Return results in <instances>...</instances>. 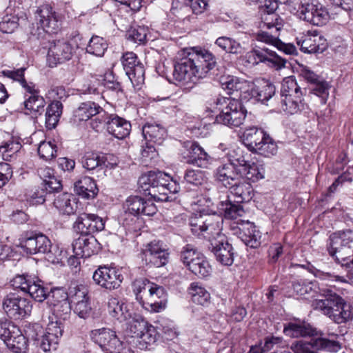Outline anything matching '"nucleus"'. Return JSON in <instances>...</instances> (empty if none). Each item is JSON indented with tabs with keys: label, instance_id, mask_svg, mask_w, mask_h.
Segmentation results:
<instances>
[{
	"label": "nucleus",
	"instance_id": "nucleus-1",
	"mask_svg": "<svg viewBox=\"0 0 353 353\" xmlns=\"http://www.w3.org/2000/svg\"><path fill=\"white\" fill-rule=\"evenodd\" d=\"M223 223L222 216L214 213L195 214L190 219L189 225L194 235L204 238L210 242L209 249L216 260L220 263L229 266L234 262V252L232 245L221 232Z\"/></svg>",
	"mask_w": 353,
	"mask_h": 353
},
{
	"label": "nucleus",
	"instance_id": "nucleus-2",
	"mask_svg": "<svg viewBox=\"0 0 353 353\" xmlns=\"http://www.w3.org/2000/svg\"><path fill=\"white\" fill-rule=\"evenodd\" d=\"M216 64V58L210 51L192 48L174 64L173 77L179 82L196 83L206 77Z\"/></svg>",
	"mask_w": 353,
	"mask_h": 353
},
{
	"label": "nucleus",
	"instance_id": "nucleus-3",
	"mask_svg": "<svg viewBox=\"0 0 353 353\" xmlns=\"http://www.w3.org/2000/svg\"><path fill=\"white\" fill-rule=\"evenodd\" d=\"M133 292L143 307L150 312H161L167 305L165 289L147 279L139 278L132 283Z\"/></svg>",
	"mask_w": 353,
	"mask_h": 353
},
{
	"label": "nucleus",
	"instance_id": "nucleus-4",
	"mask_svg": "<svg viewBox=\"0 0 353 353\" xmlns=\"http://www.w3.org/2000/svg\"><path fill=\"white\" fill-rule=\"evenodd\" d=\"M166 174L162 172L150 171L141 175L138 181L139 188L145 194L150 196L155 201H166L168 199V193H176L180 188L175 185L173 190L170 187L171 184H166L165 177Z\"/></svg>",
	"mask_w": 353,
	"mask_h": 353
},
{
	"label": "nucleus",
	"instance_id": "nucleus-5",
	"mask_svg": "<svg viewBox=\"0 0 353 353\" xmlns=\"http://www.w3.org/2000/svg\"><path fill=\"white\" fill-rule=\"evenodd\" d=\"M21 247L30 254H46L47 260L52 263H59L63 259V251L52 245L48 237L42 233L31 232L21 243Z\"/></svg>",
	"mask_w": 353,
	"mask_h": 353
},
{
	"label": "nucleus",
	"instance_id": "nucleus-6",
	"mask_svg": "<svg viewBox=\"0 0 353 353\" xmlns=\"http://www.w3.org/2000/svg\"><path fill=\"white\" fill-rule=\"evenodd\" d=\"M243 143L248 149L264 157L274 156L277 152V145L263 129L252 127L245 130Z\"/></svg>",
	"mask_w": 353,
	"mask_h": 353
},
{
	"label": "nucleus",
	"instance_id": "nucleus-7",
	"mask_svg": "<svg viewBox=\"0 0 353 353\" xmlns=\"http://www.w3.org/2000/svg\"><path fill=\"white\" fill-rule=\"evenodd\" d=\"M216 105L220 111L216 117L217 123L230 127H238L243 123L247 111L239 100L232 98H218Z\"/></svg>",
	"mask_w": 353,
	"mask_h": 353
},
{
	"label": "nucleus",
	"instance_id": "nucleus-8",
	"mask_svg": "<svg viewBox=\"0 0 353 353\" xmlns=\"http://www.w3.org/2000/svg\"><path fill=\"white\" fill-rule=\"evenodd\" d=\"M291 3L294 14L314 26H322L330 19L327 8L314 0H291Z\"/></svg>",
	"mask_w": 353,
	"mask_h": 353
},
{
	"label": "nucleus",
	"instance_id": "nucleus-9",
	"mask_svg": "<svg viewBox=\"0 0 353 353\" xmlns=\"http://www.w3.org/2000/svg\"><path fill=\"white\" fill-rule=\"evenodd\" d=\"M181 260L195 275L204 278L212 272L211 266L203 254L192 245L188 244L181 252Z\"/></svg>",
	"mask_w": 353,
	"mask_h": 353
},
{
	"label": "nucleus",
	"instance_id": "nucleus-10",
	"mask_svg": "<svg viewBox=\"0 0 353 353\" xmlns=\"http://www.w3.org/2000/svg\"><path fill=\"white\" fill-rule=\"evenodd\" d=\"M11 285L27 292L35 301L42 302L47 298V289L37 277L28 274H18L10 281Z\"/></svg>",
	"mask_w": 353,
	"mask_h": 353
},
{
	"label": "nucleus",
	"instance_id": "nucleus-11",
	"mask_svg": "<svg viewBox=\"0 0 353 353\" xmlns=\"http://www.w3.org/2000/svg\"><path fill=\"white\" fill-rule=\"evenodd\" d=\"M0 339L13 352L21 353L27 349L28 340L20 329L10 321L0 323Z\"/></svg>",
	"mask_w": 353,
	"mask_h": 353
},
{
	"label": "nucleus",
	"instance_id": "nucleus-12",
	"mask_svg": "<svg viewBox=\"0 0 353 353\" xmlns=\"http://www.w3.org/2000/svg\"><path fill=\"white\" fill-rule=\"evenodd\" d=\"M2 307L7 315L14 319H23L32 310L31 302L17 293L7 294L3 298Z\"/></svg>",
	"mask_w": 353,
	"mask_h": 353
},
{
	"label": "nucleus",
	"instance_id": "nucleus-13",
	"mask_svg": "<svg viewBox=\"0 0 353 353\" xmlns=\"http://www.w3.org/2000/svg\"><path fill=\"white\" fill-rule=\"evenodd\" d=\"M246 61L252 65L265 63L267 65L280 69L285 67V60L268 48L255 46L245 55Z\"/></svg>",
	"mask_w": 353,
	"mask_h": 353
},
{
	"label": "nucleus",
	"instance_id": "nucleus-14",
	"mask_svg": "<svg viewBox=\"0 0 353 353\" xmlns=\"http://www.w3.org/2000/svg\"><path fill=\"white\" fill-rule=\"evenodd\" d=\"M94 283L102 288L113 290L120 287L123 276L120 270L111 266H99L93 273Z\"/></svg>",
	"mask_w": 353,
	"mask_h": 353
},
{
	"label": "nucleus",
	"instance_id": "nucleus-15",
	"mask_svg": "<svg viewBox=\"0 0 353 353\" xmlns=\"http://www.w3.org/2000/svg\"><path fill=\"white\" fill-rule=\"evenodd\" d=\"M74 312L81 319L88 318L92 313L88 290L83 285H77L70 288L69 292Z\"/></svg>",
	"mask_w": 353,
	"mask_h": 353
},
{
	"label": "nucleus",
	"instance_id": "nucleus-16",
	"mask_svg": "<svg viewBox=\"0 0 353 353\" xmlns=\"http://www.w3.org/2000/svg\"><path fill=\"white\" fill-rule=\"evenodd\" d=\"M74 52V48L67 41L55 40L50 43L47 60L50 66L53 67L70 60Z\"/></svg>",
	"mask_w": 353,
	"mask_h": 353
},
{
	"label": "nucleus",
	"instance_id": "nucleus-17",
	"mask_svg": "<svg viewBox=\"0 0 353 353\" xmlns=\"http://www.w3.org/2000/svg\"><path fill=\"white\" fill-rule=\"evenodd\" d=\"M121 62L131 83L136 86L141 85L145 79V70L143 65L137 61V55L128 52L123 55Z\"/></svg>",
	"mask_w": 353,
	"mask_h": 353
},
{
	"label": "nucleus",
	"instance_id": "nucleus-18",
	"mask_svg": "<svg viewBox=\"0 0 353 353\" xmlns=\"http://www.w3.org/2000/svg\"><path fill=\"white\" fill-rule=\"evenodd\" d=\"M143 254L147 264L157 268L165 265L168 261L169 252L166 245L159 241L148 243Z\"/></svg>",
	"mask_w": 353,
	"mask_h": 353
},
{
	"label": "nucleus",
	"instance_id": "nucleus-19",
	"mask_svg": "<svg viewBox=\"0 0 353 353\" xmlns=\"http://www.w3.org/2000/svg\"><path fill=\"white\" fill-rule=\"evenodd\" d=\"M123 208L125 212L133 215L153 216L157 212V208L152 201H146L137 195L128 196L123 204Z\"/></svg>",
	"mask_w": 353,
	"mask_h": 353
},
{
	"label": "nucleus",
	"instance_id": "nucleus-20",
	"mask_svg": "<svg viewBox=\"0 0 353 353\" xmlns=\"http://www.w3.org/2000/svg\"><path fill=\"white\" fill-rule=\"evenodd\" d=\"M74 228L80 233L91 235L102 231L105 228V221L97 214L83 213L77 217Z\"/></svg>",
	"mask_w": 353,
	"mask_h": 353
},
{
	"label": "nucleus",
	"instance_id": "nucleus-21",
	"mask_svg": "<svg viewBox=\"0 0 353 353\" xmlns=\"http://www.w3.org/2000/svg\"><path fill=\"white\" fill-rule=\"evenodd\" d=\"M100 248V244L92 235L81 233L72 243L74 254L81 257L88 258L97 254Z\"/></svg>",
	"mask_w": 353,
	"mask_h": 353
},
{
	"label": "nucleus",
	"instance_id": "nucleus-22",
	"mask_svg": "<svg viewBox=\"0 0 353 353\" xmlns=\"http://www.w3.org/2000/svg\"><path fill=\"white\" fill-rule=\"evenodd\" d=\"M296 43L305 53L323 52L327 46L326 39L317 33L308 32L296 38Z\"/></svg>",
	"mask_w": 353,
	"mask_h": 353
},
{
	"label": "nucleus",
	"instance_id": "nucleus-23",
	"mask_svg": "<svg viewBox=\"0 0 353 353\" xmlns=\"http://www.w3.org/2000/svg\"><path fill=\"white\" fill-rule=\"evenodd\" d=\"M301 75L305 81L314 85L312 89V93L321 98L322 103H325L329 95L328 83L307 67H303L301 69Z\"/></svg>",
	"mask_w": 353,
	"mask_h": 353
},
{
	"label": "nucleus",
	"instance_id": "nucleus-24",
	"mask_svg": "<svg viewBox=\"0 0 353 353\" xmlns=\"http://www.w3.org/2000/svg\"><path fill=\"white\" fill-rule=\"evenodd\" d=\"M239 164L237 172L243 178L251 182H256L264 178L265 170L263 165L254 162H250L245 159V157L235 158Z\"/></svg>",
	"mask_w": 353,
	"mask_h": 353
},
{
	"label": "nucleus",
	"instance_id": "nucleus-25",
	"mask_svg": "<svg viewBox=\"0 0 353 353\" xmlns=\"http://www.w3.org/2000/svg\"><path fill=\"white\" fill-rule=\"evenodd\" d=\"M242 241L252 248H256L261 243V234L256 229L253 223L239 219L237 221Z\"/></svg>",
	"mask_w": 353,
	"mask_h": 353
},
{
	"label": "nucleus",
	"instance_id": "nucleus-26",
	"mask_svg": "<svg viewBox=\"0 0 353 353\" xmlns=\"http://www.w3.org/2000/svg\"><path fill=\"white\" fill-rule=\"evenodd\" d=\"M35 19L46 32L54 33L59 29V21L55 13L48 4L43 5L37 9Z\"/></svg>",
	"mask_w": 353,
	"mask_h": 353
},
{
	"label": "nucleus",
	"instance_id": "nucleus-27",
	"mask_svg": "<svg viewBox=\"0 0 353 353\" xmlns=\"http://www.w3.org/2000/svg\"><path fill=\"white\" fill-rule=\"evenodd\" d=\"M321 291L325 299L318 300L316 303V307L327 316L332 314L336 309L343 307L346 303L341 296L335 292H332L331 290L323 289Z\"/></svg>",
	"mask_w": 353,
	"mask_h": 353
},
{
	"label": "nucleus",
	"instance_id": "nucleus-28",
	"mask_svg": "<svg viewBox=\"0 0 353 353\" xmlns=\"http://www.w3.org/2000/svg\"><path fill=\"white\" fill-rule=\"evenodd\" d=\"M321 291L325 299L318 300L316 303V307L327 316L332 314L336 309L343 307L346 303L341 296L335 292H332L331 290L323 289Z\"/></svg>",
	"mask_w": 353,
	"mask_h": 353
},
{
	"label": "nucleus",
	"instance_id": "nucleus-29",
	"mask_svg": "<svg viewBox=\"0 0 353 353\" xmlns=\"http://www.w3.org/2000/svg\"><path fill=\"white\" fill-rule=\"evenodd\" d=\"M276 108L279 111H283L288 114H295L298 113H306L309 107L304 102L303 95L279 97L276 102Z\"/></svg>",
	"mask_w": 353,
	"mask_h": 353
},
{
	"label": "nucleus",
	"instance_id": "nucleus-30",
	"mask_svg": "<svg viewBox=\"0 0 353 353\" xmlns=\"http://www.w3.org/2000/svg\"><path fill=\"white\" fill-rule=\"evenodd\" d=\"M275 91V86L268 81L262 79L256 85L250 82L248 93V100L254 99L255 101L264 103L274 95Z\"/></svg>",
	"mask_w": 353,
	"mask_h": 353
},
{
	"label": "nucleus",
	"instance_id": "nucleus-31",
	"mask_svg": "<svg viewBox=\"0 0 353 353\" xmlns=\"http://www.w3.org/2000/svg\"><path fill=\"white\" fill-rule=\"evenodd\" d=\"M268 17V16H266L263 18L264 25L261 26V28H266L267 30H261L259 31L255 35V39L258 41L263 42L276 47L279 41V32L281 29L282 24L281 23H278V21H276V23H272V26H271L272 22L268 21L269 19Z\"/></svg>",
	"mask_w": 353,
	"mask_h": 353
},
{
	"label": "nucleus",
	"instance_id": "nucleus-32",
	"mask_svg": "<svg viewBox=\"0 0 353 353\" xmlns=\"http://www.w3.org/2000/svg\"><path fill=\"white\" fill-rule=\"evenodd\" d=\"M220 83L225 90H228L229 93L239 92V97L241 100H248V88L250 82L234 76H222L220 78Z\"/></svg>",
	"mask_w": 353,
	"mask_h": 353
},
{
	"label": "nucleus",
	"instance_id": "nucleus-33",
	"mask_svg": "<svg viewBox=\"0 0 353 353\" xmlns=\"http://www.w3.org/2000/svg\"><path fill=\"white\" fill-rule=\"evenodd\" d=\"M213 159L197 143L190 144L187 157V163L201 168H208Z\"/></svg>",
	"mask_w": 353,
	"mask_h": 353
},
{
	"label": "nucleus",
	"instance_id": "nucleus-34",
	"mask_svg": "<svg viewBox=\"0 0 353 353\" xmlns=\"http://www.w3.org/2000/svg\"><path fill=\"white\" fill-rule=\"evenodd\" d=\"M46 101L44 98L36 94L35 95H24V101L19 110L23 111L26 114L37 117L44 111Z\"/></svg>",
	"mask_w": 353,
	"mask_h": 353
},
{
	"label": "nucleus",
	"instance_id": "nucleus-35",
	"mask_svg": "<svg viewBox=\"0 0 353 353\" xmlns=\"http://www.w3.org/2000/svg\"><path fill=\"white\" fill-rule=\"evenodd\" d=\"M53 298L60 297L61 299L60 300H54L50 302V304L52 305V310L54 312V316L52 317H57V319H66L71 311L72 304L70 303L68 301V295L65 293H63L61 290H55L52 292Z\"/></svg>",
	"mask_w": 353,
	"mask_h": 353
},
{
	"label": "nucleus",
	"instance_id": "nucleus-36",
	"mask_svg": "<svg viewBox=\"0 0 353 353\" xmlns=\"http://www.w3.org/2000/svg\"><path fill=\"white\" fill-rule=\"evenodd\" d=\"M284 332L290 337H306L314 338L318 336V331L309 323L305 322L295 321L290 322L284 327Z\"/></svg>",
	"mask_w": 353,
	"mask_h": 353
},
{
	"label": "nucleus",
	"instance_id": "nucleus-37",
	"mask_svg": "<svg viewBox=\"0 0 353 353\" xmlns=\"http://www.w3.org/2000/svg\"><path fill=\"white\" fill-rule=\"evenodd\" d=\"M108 312L109 314L119 322H125L132 318V312L128 305L121 300L111 297L108 301Z\"/></svg>",
	"mask_w": 353,
	"mask_h": 353
},
{
	"label": "nucleus",
	"instance_id": "nucleus-38",
	"mask_svg": "<svg viewBox=\"0 0 353 353\" xmlns=\"http://www.w3.org/2000/svg\"><path fill=\"white\" fill-rule=\"evenodd\" d=\"M107 130L114 137L122 139L126 137L130 132V123L118 116H111L106 121Z\"/></svg>",
	"mask_w": 353,
	"mask_h": 353
},
{
	"label": "nucleus",
	"instance_id": "nucleus-39",
	"mask_svg": "<svg viewBox=\"0 0 353 353\" xmlns=\"http://www.w3.org/2000/svg\"><path fill=\"white\" fill-rule=\"evenodd\" d=\"M74 191L83 199H92L97 195L99 189L92 178L84 176L74 183Z\"/></svg>",
	"mask_w": 353,
	"mask_h": 353
},
{
	"label": "nucleus",
	"instance_id": "nucleus-40",
	"mask_svg": "<svg viewBox=\"0 0 353 353\" xmlns=\"http://www.w3.org/2000/svg\"><path fill=\"white\" fill-rule=\"evenodd\" d=\"M330 255L341 266L350 268L353 267V249L348 247L332 245L330 243L328 248Z\"/></svg>",
	"mask_w": 353,
	"mask_h": 353
},
{
	"label": "nucleus",
	"instance_id": "nucleus-41",
	"mask_svg": "<svg viewBox=\"0 0 353 353\" xmlns=\"http://www.w3.org/2000/svg\"><path fill=\"white\" fill-rule=\"evenodd\" d=\"M230 192L236 203H242L249 201L252 198L253 192L252 187L250 183L245 181H234L230 185Z\"/></svg>",
	"mask_w": 353,
	"mask_h": 353
},
{
	"label": "nucleus",
	"instance_id": "nucleus-42",
	"mask_svg": "<svg viewBox=\"0 0 353 353\" xmlns=\"http://www.w3.org/2000/svg\"><path fill=\"white\" fill-rule=\"evenodd\" d=\"M142 133L146 141L161 145L166 137V130L156 123L145 124L142 129Z\"/></svg>",
	"mask_w": 353,
	"mask_h": 353
},
{
	"label": "nucleus",
	"instance_id": "nucleus-43",
	"mask_svg": "<svg viewBox=\"0 0 353 353\" xmlns=\"http://www.w3.org/2000/svg\"><path fill=\"white\" fill-rule=\"evenodd\" d=\"M237 168H239V164L234 163L223 164L216 168V178L224 186H230L238 179Z\"/></svg>",
	"mask_w": 353,
	"mask_h": 353
},
{
	"label": "nucleus",
	"instance_id": "nucleus-44",
	"mask_svg": "<svg viewBox=\"0 0 353 353\" xmlns=\"http://www.w3.org/2000/svg\"><path fill=\"white\" fill-rule=\"evenodd\" d=\"M105 114L103 108L92 101L81 103L74 110V117L79 121H88L92 117L101 113Z\"/></svg>",
	"mask_w": 353,
	"mask_h": 353
},
{
	"label": "nucleus",
	"instance_id": "nucleus-45",
	"mask_svg": "<svg viewBox=\"0 0 353 353\" xmlns=\"http://www.w3.org/2000/svg\"><path fill=\"white\" fill-rule=\"evenodd\" d=\"M77 199L70 193L64 192L58 195L54 200V205L64 214L70 215L74 213L77 208Z\"/></svg>",
	"mask_w": 353,
	"mask_h": 353
},
{
	"label": "nucleus",
	"instance_id": "nucleus-46",
	"mask_svg": "<svg viewBox=\"0 0 353 353\" xmlns=\"http://www.w3.org/2000/svg\"><path fill=\"white\" fill-rule=\"evenodd\" d=\"M311 344L315 350L330 352H337L341 347L339 341L322 337L321 332H318V336L311 339Z\"/></svg>",
	"mask_w": 353,
	"mask_h": 353
},
{
	"label": "nucleus",
	"instance_id": "nucleus-47",
	"mask_svg": "<svg viewBox=\"0 0 353 353\" xmlns=\"http://www.w3.org/2000/svg\"><path fill=\"white\" fill-rule=\"evenodd\" d=\"M62 103L59 101H54L46 108V126L52 130L57 125L62 114Z\"/></svg>",
	"mask_w": 353,
	"mask_h": 353
},
{
	"label": "nucleus",
	"instance_id": "nucleus-48",
	"mask_svg": "<svg viewBox=\"0 0 353 353\" xmlns=\"http://www.w3.org/2000/svg\"><path fill=\"white\" fill-rule=\"evenodd\" d=\"M107 157L97 153L89 152L85 154L82 161L83 166L88 170H101L108 165L105 164Z\"/></svg>",
	"mask_w": 353,
	"mask_h": 353
},
{
	"label": "nucleus",
	"instance_id": "nucleus-49",
	"mask_svg": "<svg viewBox=\"0 0 353 353\" xmlns=\"http://www.w3.org/2000/svg\"><path fill=\"white\" fill-rule=\"evenodd\" d=\"M303 95V91L298 85L294 76H290L283 79L281 83L279 97H288Z\"/></svg>",
	"mask_w": 353,
	"mask_h": 353
},
{
	"label": "nucleus",
	"instance_id": "nucleus-50",
	"mask_svg": "<svg viewBox=\"0 0 353 353\" xmlns=\"http://www.w3.org/2000/svg\"><path fill=\"white\" fill-rule=\"evenodd\" d=\"M219 209L224 212L226 219H236L244 214V210L240 203H232L230 196L225 201L220 202Z\"/></svg>",
	"mask_w": 353,
	"mask_h": 353
},
{
	"label": "nucleus",
	"instance_id": "nucleus-51",
	"mask_svg": "<svg viewBox=\"0 0 353 353\" xmlns=\"http://www.w3.org/2000/svg\"><path fill=\"white\" fill-rule=\"evenodd\" d=\"M63 332V325L61 320L57 317L49 316V322L47 324L45 333L51 337V345L58 344Z\"/></svg>",
	"mask_w": 353,
	"mask_h": 353
},
{
	"label": "nucleus",
	"instance_id": "nucleus-52",
	"mask_svg": "<svg viewBox=\"0 0 353 353\" xmlns=\"http://www.w3.org/2000/svg\"><path fill=\"white\" fill-rule=\"evenodd\" d=\"M294 292L301 296L307 299L306 295L314 294L319 288L316 281H310L306 279H298L292 284Z\"/></svg>",
	"mask_w": 353,
	"mask_h": 353
},
{
	"label": "nucleus",
	"instance_id": "nucleus-53",
	"mask_svg": "<svg viewBox=\"0 0 353 353\" xmlns=\"http://www.w3.org/2000/svg\"><path fill=\"white\" fill-rule=\"evenodd\" d=\"M330 243L332 245L348 247L353 249V230L338 231L330 236Z\"/></svg>",
	"mask_w": 353,
	"mask_h": 353
},
{
	"label": "nucleus",
	"instance_id": "nucleus-54",
	"mask_svg": "<svg viewBox=\"0 0 353 353\" xmlns=\"http://www.w3.org/2000/svg\"><path fill=\"white\" fill-rule=\"evenodd\" d=\"M189 293L192 301L198 305H205L210 301V293L199 283H192L190 285Z\"/></svg>",
	"mask_w": 353,
	"mask_h": 353
},
{
	"label": "nucleus",
	"instance_id": "nucleus-55",
	"mask_svg": "<svg viewBox=\"0 0 353 353\" xmlns=\"http://www.w3.org/2000/svg\"><path fill=\"white\" fill-rule=\"evenodd\" d=\"M207 181L205 172L199 170L188 169L185 172L182 183L185 185L199 187Z\"/></svg>",
	"mask_w": 353,
	"mask_h": 353
},
{
	"label": "nucleus",
	"instance_id": "nucleus-56",
	"mask_svg": "<svg viewBox=\"0 0 353 353\" xmlns=\"http://www.w3.org/2000/svg\"><path fill=\"white\" fill-rule=\"evenodd\" d=\"M125 322H126L127 325L126 332L128 334L137 337L140 336L147 325V323L141 316L132 313L131 319Z\"/></svg>",
	"mask_w": 353,
	"mask_h": 353
},
{
	"label": "nucleus",
	"instance_id": "nucleus-57",
	"mask_svg": "<svg viewBox=\"0 0 353 353\" xmlns=\"http://www.w3.org/2000/svg\"><path fill=\"white\" fill-rule=\"evenodd\" d=\"M21 144L19 142L9 140L4 141L0 145V156L6 161H10L16 157L17 153L21 149Z\"/></svg>",
	"mask_w": 353,
	"mask_h": 353
},
{
	"label": "nucleus",
	"instance_id": "nucleus-58",
	"mask_svg": "<svg viewBox=\"0 0 353 353\" xmlns=\"http://www.w3.org/2000/svg\"><path fill=\"white\" fill-rule=\"evenodd\" d=\"M107 48L108 43L103 38L94 36L90 39L86 51L97 57H101L104 54Z\"/></svg>",
	"mask_w": 353,
	"mask_h": 353
},
{
	"label": "nucleus",
	"instance_id": "nucleus-59",
	"mask_svg": "<svg viewBox=\"0 0 353 353\" xmlns=\"http://www.w3.org/2000/svg\"><path fill=\"white\" fill-rule=\"evenodd\" d=\"M115 332L109 328H101L92 330L91 337L92 340L100 345L103 349L114 336Z\"/></svg>",
	"mask_w": 353,
	"mask_h": 353
},
{
	"label": "nucleus",
	"instance_id": "nucleus-60",
	"mask_svg": "<svg viewBox=\"0 0 353 353\" xmlns=\"http://www.w3.org/2000/svg\"><path fill=\"white\" fill-rule=\"evenodd\" d=\"M328 317L338 324L346 323L352 319L350 306L345 303L343 307L336 309Z\"/></svg>",
	"mask_w": 353,
	"mask_h": 353
},
{
	"label": "nucleus",
	"instance_id": "nucleus-61",
	"mask_svg": "<svg viewBox=\"0 0 353 353\" xmlns=\"http://www.w3.org/2000/svg\"><path fill=\"white\" fill-rule=\"evenodd\" d=\"M216 44L225 52L233 54L239 53L241 48L239 43L227 37H219Z\"/></svg>",
	"mask_w": 353,
	"mask_h": 353
},
{
	"label": "nucleus",
	"instance_id": "nucleus-62",
	"mask_svg": "<svg viewBox=\"0 0 353 353\" xmlns=\"http://www.w3.org/2000/svg\"><path fill=\"white\" fill-rule=\"evenodd\" d=\"M38 154L46 161L51 160L57 156V145L51 141H42L38 147Z\"/></svg>",
	"mask_w": 353,
	"mask_h": 353
},
{
	"label": "nucleus",
	"instance_id": "nucleus-63",
	"mask_svg": "<svg viewBox=\"0 0 353 353\" xmlns=\"http://www.w3.org/2000/svg\"><path fill=\"white\" fill-rule=\"evenodd\" d=\"M47 190L41 183V186L35 187L27 194L28 199L33 204H41L46 200Z\"/></svg>",
	"mask_w": 353,
	"mask_h": 353
},
{
	"label": "nucleus",
	"instance_id": "nucleus-64",
	"mask_svg": "<svg viewBox=\"0 0 353 353\" xmlns=\"http://www.w3.org/2000/svg\"><path fill=\"white\" fill-rule=\"evenodd\" d=\"M103 349L107 353H130V350L124 347L123 342L117 337L116 333Z\"/></svg>",
	"mask_w": 353,
	"mask_h": 353
}]
</instances>
